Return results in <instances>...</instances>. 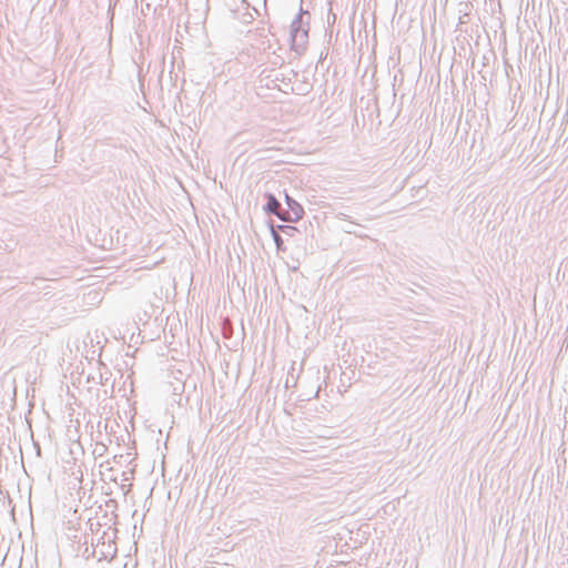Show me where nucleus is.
Returning <instances> with one entry per match:
<instances>
[{
	"mask_svg": "<svg viewBox=\"0 0 568 568\" xmlns=\"http://www.w3.org/2000/svg\"><path fill=\"white\" fill-rule=\"evenodd\" d=\"M287 202H290V197L286 196ZM291 206V210L287 212H283V214H278V217L283 221L294 222L298 221L303 215V209L300 204L296 202H293L292 204L288 203Z\"/></svg>",
	"mask_w": 568,
	"mask_h": 568,
	"instance_id": "obj_1",
	"label": "nucleus"
},
{
	"mask_svg": "<svg viewBox=\"0 0 568 568\" xmlns=\"http://www.w3.org/2000/svg\"><path fill=\"white\" fill-rule=\"evenodd\" d=\"M278 209H280L278 201L273 195H268L266 211L270 213H274L278 216V214H283V212H280Z\"/></svg>",
	"mask_w": 568,
	"mask_h": 568,
	"instance_id": "obj_2",
	"label": "nucleus"
},
{
	"mask_svg": "<svg viewBox=\"0 0 568 568\" xmlns=\"http://www.w3.org/2000/svg\"><path fill=\"white\" fill-rule=\"evenodd\" d=\"M118 469L114 466H111L106 469V473H103V475L108 476L111 480L118 483L119 479L116 477Z\"/></svg>",
	"mask_w": 568,
	"mask_h": 568,
	"instance_id": "obj_3",
	"label": "nucleus"
},
{
	"mask_svg": "<svg viewBox=\"0 0 568 568\" xmlns=\"http://www.w3.org/2000/svg\"><path fill=\"white\" fill-rule=\"evenodd\" d=\"M174 65H175V57H174V51H172L171 58H170V71H169L171 80L173 79V74L175 75V78L178 77V74L174 73Z\"/></svg>",
	"mask_w": 568,
	"mask_h": 568,
	"instance_id": "obj_4",
	"label": "nucleus"
},
{
	"mask_svg": "<svg viewBox=\"0 0 568 568\" xmlns=\"http://www.w3.org/2000/svg\"><path fill=\"white\" fill-rule=\"evenodd\" d=\"M164 387H165V389H163L164 392L175 395V387L173 386V382H171V381L168 382Z\"/></svg>",
	"mask_w": 568,
	"mask_h": 568,
	"instance_id": "obj_5",
	"label": "nucleus"
},
{
	"mask_svg": "<svg viewBox=\"0 0 568 568\" xmlns=\"http://www.w3.org/2000/svg\"><path fill=\"white\" fill-rule=\"evenodd\" d=\"M165 454L163 452H161L158 456L154 457L153 462H156L158 458L161 459V463H164L165 462Z\"/></svg>",
	"mask_w": 568,
	"mask_h": 568,
	"instance_id": "obj_6",
	"label": "nucleus"
},
{
	"mask_svg": "<svg viewBox=\"0 0 568 568\" xmlns=\"http://www.w3.org/2000/svg\"><path fill=\"white\" fill-rule=\"evenodd\" d=\"M169 438H170V433L166 435L165 440H164V448H165L166 450L169 449V447H168Z\"/></svg>",
	"mask_w": 568,
	"mask_h": 568,
	"instance_id": "obj_7",
	"label": "nucleus"
},
{
	"mask_svg": "<svg viewBox=\"0 0 568 568\" xmlns=\"http://www.w3.org/2000/svg\"><path fill=\"white\" fill-rule=\"evenodd\" d=\"M176 43H178V37H175V38H174V45H173V50L178 47V45H176Z\"/></svg>",
	"mask_w": 568,
	"mask_h": 568,
	"instance_id": "obj_8",
	"label": "nucleus"
},
{
	"mask_svg": "<svg viewBox=\"0 0 568 568\" xmlns=\"http://www.w3.org/2000/svg\"><path fill=\"white\" fill-rule=\"evenodd\" d=\"M20 454H21L20 459H21V462H23V456H22V452L21 450H20Z\"/></svg>",
	"mask_w": 568,
	"mask_h": 568,
	"instance_id": "obj_9",
	"label": "nucleus"
},
{
	"mask_svg": "<svg viewBox=\"0 0 568 568\" xmlns=\"http://www.w3.org/2000/svg\"><path fill=\"white\" fill-rule=\"evenodd\" d=\"M2 454H3V448H0V455L2 456Z\"/></svg>",
	"mask_w": 568,
	"mask_h": 568,
	"instance_id": "obj_10",
	"label": "nucleus"
}]
</instances>
